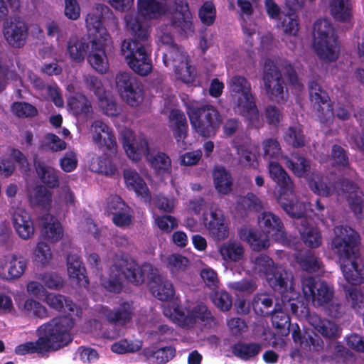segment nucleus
Segmentation results:
<instances>
[{
	"label": "nucleus",
	"mask_w": 364,
	"mask_h": 364,
	"mask_svg": "<svg viewBox=\"0 0 364 364\" xmlns=\"http://www.w3.org/2000/svg\"><path fill=\"white\" fill-rule=\"evenodd\" d=\"M124 178L127 186L143 198H149L148 187L140 177L139 173L132 169H127L124 171Z\"/></svg>",
	"instance_id": "41"
},
{
	"label": "nucleus",
	"mask_w": 364,
	"mask_h": 364,
	"mask_svg": "<svg viewBox=\"0 0 364 364\" xmlns=\"http://www.w3.org/2000/svg\"><path fill=\"white\" fill-rule=\"evenodd\" d=\"M331 250L341 262V268L346 281L357 285L364 280V265L359 257L360 236L348 226L338 225L333 229Z\"/></svg>",
	"instance_id": "2"
},
{
	"label": "nucleus",
	"mask_w": 364,
	"mask_h": 364,
	"mask_svg": "<svg viewBox=\"0 0 364 364\" xmlns=\"http://www.w3.org/2000/svg\"><path fill=\"white\" fill-rule=\"evenodd\" d=\"M213 178L215 188L219 193L226 195L232 191V178L225 168L216 167L213 170Z\"/></svg>",
	"instance_id": "40"
},
{
	"label": "nucleus",
	"mask_w": 364,
	"mask_h": 364,
	"mask_svg": "<svg viewBox=\"0 0 364 364\" xmlns=\"http://www.w3.org/2000/svg\"><path fill=\"white\" fill-rule=\"evenodd\" d=\"M304 0H285V4L289 11L293 13H288L282 20L284 31L290 35H296L299 31V23L297 16L294 12L302 9L304 5Z\"/></svg>",
	"instance_id": "31"
},
{
	"label": "nucleus",
	"mask_w": 364,
	"mask_h": 364,
	"mask_svg": "<svg viewBox=\"0 0 364 364\" xmlns=\"http://www.w3.org/2000/svg\"><path fill=\"white\" fill-rule=\"evenodd\" d=\"M73 325L72 319L68 316L54 318L38 327L36 331L38 336L36 341L18 345L15 348V353L21 355L36 353L45 356L56 351L72 341L70 331Z\"/></svg>",
	"instance_id": "1"
},
{
	"label": "nucleus",
	"mask_w": 364,
	"mask_h": 364,
	"mask_svg": "<svg viewBox=\"0 0 364 364\" xmlns=\"http://www.w3.org/2000/svg\"><path fill=\"white\" fill-rule=\"evenodd\" d=\"M311 191L322 196H329L336 191V186H333L331 183H327V179L319 175H316L309 183Z\"/></svg>",
	"instance_id": "51"
},
{
	"label": "nucleus",
	"mask_w": 364,
	"mask_h": 364,
	"mask_svg": "<svg viewBox=\"0 0 364 364\" xmlns=\"http://www.w3.org/2000/svg\"><path fill=\"white\" fill-rule=\"evenodd\" d=\"M308 87L316 117L321 124H330L334 115L328 94L314 80L309 81Z\"/></svg>",
	"instance_id": "11"
},
{
	"label": "nucleus",
	"mask_w": 364,
	"mask_h": 364,
	"mask_svg": "<svg viewBox=\"0 0 364 364\" xmlns=\"http://www.w3.org/2000/svg\"><path fill=\"white\" fill-rule=\"evenodd\" d=\"M315 49L323 60L334 61L338 58L339 46L331 23L326 19L317 20L314 24Z\"/></svg>",
	"instance_id": "7"
},
{
	"label": "nucleus",
	"mask_w": 364,
	"mask_h": 364,
	"mask_svg": "<svg viewBox=\"0 0 364 364\" xmlns=\"http://www.w3.org/2000/svg\"><path fill=\"white\" fill-rule=\"evenodd\" d=\"M203 223L214 239L222 240L228 237L227 225L221 210L210 208L208 213L203 215Z\"/></svg>",
	"instance_id": "16"
},
{
	"label": "nucleus",
	"mask_w": 364,
	"mask_h": 364,
	"mask_svg": "<svg viewBox=\"0 0 364 364\" xmlns=\"http://www.w3.org/2000/svg\"><path fill=\"white\" fill-rule=\"evenodd\" d=\"M228 287L235 292L252 294L257 289V285L254 279H243L240 281L229 282Z\"/></svg>",
	"instance_id": "58"
},
{
	"label": "nucleus",
	"mask_w": 364,
	"mask_h": 364,
	"mask_svg": "<svg viewBox=\"0 0 364 364\" xmlns=\"http://www.w3.org/2000/svg\"><path fill=\"white\" fill-rule=\"evenodd\" d=\"M27 267L26 259L16 254L4 257V261H0V278L4 280H13L20 278Z\"/></svg>",
	"instance_id": "18"
},
{
	"label": "nucleus",
	"mask_w": 364,
	"mask_h": 364,
	"mask_svg": "<svg viewBox=\"0 0 364 364\" xmlns=\"http://www.w3.org/2000/svg\"><path fill=\"white\" fill-rule=\"evenodd\" d=\"M311 222L310 219H301L296 227L304 243L311 248H317L321 245L322 237L319 230Z\"/></svg>",
	"instance_id": "29"
},
{
	"label": "nucleus",
	"mask_w": 364,
	"mask_h": 364,
	"mask_svg": "<svg viewBox=\"0 0 364 364\" xmlns=\"http://www.w3.org/2000/svg\"><path fill=\"white\" fill-rule=\"evenodd\" d=\"M228 87L235 112L245 117L252 122L259 121V112L249 80L242 75H235L230 78Z\"/></svg>",
	"instance_id": "5"
},
{
	"label": "nucleus",
	"mask_w": 364,
	"mask_h": 364,
	"mask_svg": "<svg viewBox=\"0 0 364 364\" xmlns=\"http://www.w3.org/2000/svg\"><path fill=\"white\" fill-rule=\"evenodd\" d=\"M219 252L224 261L237 262L243 259L245 247L240 242L229 240L220 245Z\"/></svg>",
	"instance_id": "33"
},
{
	"label": "nucleus",
	"mask_w": 364,
	"mask_h": 364,
	"mask_svg": "<svg viewBox=\"0 0 364 364\" xmlns=\"http://www.w3.org/2000/svg\"><path fill=\"white\" fill-rule=\"evenodd\" d=\"M252 271L261 277H265L277 264L269 256L260 254L252 259Z\"/></svg>",
	"instance_id": "49"
},
{
	"label": "nucleus",
	"mask_w": 364,
	"mask_h": 364,
	"mask_svg": "<svg viewBox=\"0 0 364 364\" xmlns=\"http://www.w3.org/2000/svg\"><path fill=\"white\" fill-rule=\"evenodd\" d=\"M83 82L86 87L97 97V100L106 94L101 80L96 76L91 75H83Z\"/></svg>",
	"instance_id": "60"
},
{
	"label": "nucleus",
	"mask_w": 364,
	"mask_h": 364,
	"mask_svg": "<svg viewBox=\"0 0 364 364\" xmlns=\"http://www.w3.org/2000/svg\"><path fill=\"white\" fill-rule=\"evenodd\" d=\"M116 86L121 97L131 106L136 107L142 100L140 90L135 89L131 73H119L115 77Z\"/></svg>",
	"instance_id": "17"
},
{
	"label": "nucleus",
	"mask_w": 364,
	"mask_h": 364,
	"mask_svg": "<svg viewBox=\"0 0 364 364\" xmlns=\"http://www.w3.org/2000/svg\"><path fill=\"white\" fill-rule=\"evenodd\" d=\"M68 107L73 114H87L92 112V105L88 98L82 93H76L69 98Z\"/></svg>",
	"instance_id": "46"
},
{
	"label": "nucleus",
	"mask_w": 364,
	"mask_h": 364,
	"mask_svg": "<svg viewBox=\"0 0 364 364\" xmlns=\"http://www.w3.org/2000/svg\"><path fill=\"white\" fill-rule=\"evenodd\" d=\"M23 310L26 315L33 316L41 319L49 316L46 308L40 302L32 299H26L23 302Z\"/></svg>",
	"instance_id": "54"
},
{
	"label": "nucleus",
	"mask_w": 364,
	"mask_h": 364,
	"mask_svg": "<svg viewBox=\"0 0 364 364\" xmlns=\"http://www.w3.org/2000/svg\"><path fill=\"white\" fill-rule=\"evenodd\" d=\"M274 327L278 329L288 330L290 331L291 323L289 315L281 309H277V306L272 309L269 315Z\"/></svg>",
	"instance_id": "57"
},
{
	"label": "nucleus",
	"mask_w": 364,
	"mask_h": 364,
	"mask_svg": "<svg viewBox=\"0 0 364 364\" xmlns=\"http://www.w3.org/2000/svg\"><path fill=\"white\" fill-rule=\"evenodd\" d=\"M45 301L49 306L58 311H61L65 308L68 311H74L75 304L73 301L67 299L61 294L49 293L46 296Z\"/></svg>",
	"instance_id": "52"
},
{
	"label": "nucleus",
	"mask_w": 364,
	"mask_h": 364,
	"mask_svg": "<svg viewBox=\"0 0 364 364\" xmlns=\"http://www.w3.org/2000/svg\"><path fill=\"white\" fill-rule=\"evenodd\" d=\"M91 50L90 41L87 42L84 38L72 37L67 45V50L70 58L77 63L82 62L87 54L89 60L90 51Z\"/></svg>",
	"instance_id": "32"
},
{
	"label": "nucleus",
	"mask_w": 364,
	"mask_h": 364,
	"mask_svg": "<svg viewBox=\"0 0 364 364\" xmlns=\"http://www.w3.org/2000/svg\"><path fill=\"white\" fill-rule=\"evenodd\" d=\"M92 139L99 146H105L112 153L116 152L117 142L110 128L100 120L95 121L91 127Z\"/></svg>",
	"instance_id": "21"
},
{
	"label": "nucleus",
	"mask_w": 364,
	"mask_h": 364,
	"mask_svg": "<svg viewBox=\"0 0 364 364\" xmlns=\"http://www.w3.org/2000/svg\"><path fill=\"white\" fill-rule=\"evenodd\" d=\"M286 166L296 176H304L311 168L310 161L297 152L282 156Z\"/></svg>",
	"instance_id": "35"
},
{
	"label": "nucleus",
	"mask_w": 364,
	"mask_h": 364,
	"mask_svg": "<svg viewBox=\"0 0 364 364\" xmlns=\"http://www.w3.org/2000/svg\"><path fill=\"white\" fill-rule=\"evenodd\" d=\"M176 13L171 18V26L178 31L187 33L191 31V15L186 0H173Z\"/></svg>",
	"instance_id": "25"
},
{
	"label": "nucleus",
	"mask_w": 364,
	"mask_h": 364,
	"mask_svg": "<svg viewBox=\"0 0 364 364\" xmlns=\"http://www.w3.org/2000/svg\"><path fill=\"white\" fill-rule=\"evenodd\" d=\"M123 147L128 157L139 161L143 155L146 156L151 167L159 173L168 171L171 160L164 153H151L146 138L144 135L134 136L130 130H125L122 136Z\"/></svg>",
	"instance_id": "4"
},
{
	"label": "nucleus",
	"mask_w": 364,
	"mask_h": 364,
	"mask_svg": "<svg viewBox=\"0 0 364 364\" xmlns=\"http://www.w3.org/2000/svg\"><path fill=\"white\" fill-rule=\"evenodd\" d=\"M98 104L103 113L107 116L115 117L120 113V108L114 100L109 97L107 94L100 97Z\"/></svg>",
	"instance_id": "62"
},
{
	"label": "nucleus",
	"mask_w": 364,
	"mask_h": 364,
	"mask_svg": "<svg viewBox=\"0 0 364 364\" xmlns=\"http://www.w3.org/2000/svg\"><path fill=\"white\" fill-rule=\"evenodd\" d=\"M113 267L125 277V279L135 285H139L145 281L146 277L149 279L153 272L152 266L144 264L139 266L134 261L127 258L117 259Z\"/></svg>",
	"instance_id": "14"
},
{
	"label": "nucleus",
	"mask_w": 364,
	"mask_h": 364,
	"mask_svg": "<svg viewBox=\"0 0 364 364\" xmlns=\"http://www.w3.org/2000/svg\"><path fill=\"white\" fill-rule=\"evenodd\" d=\"M291 327L292 338L295 343L304 345L310 349L312 348L315 350H319L323 348V341L317 334L311 332L303 335L297 324L291 325Z\"/></svg>",
	"instance_id": "37"
},
{
	"label": "nucleus",
	"mask_w": 364,
	"mask_h": 364,
	"mask_svg": "<svg viewBox=\"0 0 364 364\" xmlns=\"http://www.w3.org/2000/svg\"><path fill=\"white\" fill-rule=\"evenodd\" d=\"M306 319L315 331L326 338L335 340L341 335V328L335 322L322 318L315 312H308Z\"/></svg>",
	"instance_id": "19"
},
{
	"label": "nucleus",
	"mask_w": 364,
	"mask_h": 364,
	"mask_svg": "<svg viewBox=\"0 0 364 364\" xmlns=\"http://www.w3.org/2000/svg\"><path fill=\"white\" fill-rule=\"evenodd\" d=\"M298 263L301 268L308 272H316L322 266L319 258L312 252H307L298 258Z\"/></svg>",
	"instance_id": "53"
},
{
	"label": "nucleus",
	"mask_w": 364,
	"mask_h": 364,
	"mask_svg": "<svg viewBox=\"0 0 364 364\" xmlns=\"http://www.w3.org/2000/svg\"><path fill=\"white\" fill-rule=\"evenodd\" d=\"M142 347L141 341H129L127 339L120 340L113 343L111 350L118 354H124L129 353H135L139 350Z\"/></svg>",
	"instance_id": "56"
},
{
	"label": "nucleus",
	"mask_w": 364,
	"mask_h": 364,
	"mask_svg": "<svg viewBox=\"0 0 364 364\" xmlns=\"http://www.w3.org/2000/svg\"><path fill=\"white\" fill-rule=\"evenodd\" d=\"M277 203L289 217L296 220V225L297 223H300L301 219H308L306 217L307 205L297 198L295 193L291 196L280 198Z\"/></svg>",
	"instance_id": "24"
},
{
	"label": "nucleus",
	"mask_w": 364,
	"mask_h": 364,
	"mask_svg": "<svg viewBox=\"0 0 364 364\" xmlns=\"http://www.w3.org/2000/svg\"><path fill=\"white\" fill-rule=\"evenodd\" d=\"M149 289L152 294L161 301H168L174 296L172 283L164 276L151 272L149 277Z\"/></svg>",
	"instance_id": "22"
},
{
	"label": "nucleus",
	"mask_w": 364,
	"mask_h": 364,
	"mask_svg": "<svg viewBox=\"0 0 364 364\" xmlns=\"http://www.w3.org/2000/svg\"><path fill=\"white\" fill-rule=\"evenodd\" d=\"M331 158L333 163L344 169L345 175L354 178L357 173L350 166L349 158L346 150L341 146L334 144L332 146Z\"/></svg>",
	"instance_id": "43"
},
{
	"label": "nucleus",
	"mask_w": 364,
	"mask_h": 364,
	"mask_svg": "<svg viewBox=\"0 0 364 364\" xmlns=\"http://www.w3.org/2000/svg\"><path fill=\"white\" fill-rule=\"evenodd\" d=\"M213 304L221 311H228L232 306V299L225 291H215L210 296Z\"/></svg>",
	"instance_id": "63"
},
{
	"label": "nucleus",
	"mask_w": 364,
	"mask_h": 364,
	"mask_svg": "<svg viewBox=\"0 0 364 364\" xmlns=\"http://www.w3.org/2000/svg\"><path fill=\"white\" fill-rule=\"evenodd\" d=\"M168 118L169 127L178 146L186 149L185 139L188 135V122L184 113L179 109H173L170 112Z\"/></svg>",
	"instance_id": "20"
},
{
	"label": "nucleus",
	"mask_w": 364,
	"mask_h": 364,
	"mask_svg": "<svg viewBox=\"0 0 364 364\" xmlns=\"http://www.w3.org/2000/svg\"><path fill=\"white\" fill-rule=\"evenodd\" d=\"M262 80L266 93L272 101L283 103L288 98V90L285 87L282 73L274 63L269 59L264 62Z\"/></svg>",
	"instance_id": "9"
},
{
	"label": "nucleus",
	"mask_w": 364,
	"mask_h": 364,
	"mask_svg": "<svg viewBox=\"0 0 364 364\" xmlns=\"http://www.w3.org/2000/svg\"><path fill=\"white\" fill-rule=\"evenodd\" d=\"M279 186L278 196L277 200L280 198H286L288 196H292L295 193V186L289 174H286L281 179L275 182Z\"/></svg>",
	"instance_id": "61"
},
{
	"label": "nucleus",
	"mask_w": 364,
	"mask_h": 364,
	"mask_svg": "<svg viewBox=\"0 0 364 364\" xmlns=\"http://www.w3.org/2000/svg\"><path fill=\"white\" fill-rule=\"evenodd\" d=\"M103 314L109 323L122 326L132 321L134 308L131 303L123 302L113 309H105Z\"/></svg>",
	"instance_id": "26"
},
{
	"label": "nucleus",
	"mask_w": 364,
	"mask_h": 364,
	"mask_svg": "<svg viewBox=\"0 0 364 364\" xmlns=\"http://www.w3.org/2000/svg\"><path fill=\"white\" fill-rule=\"evenodd\" d=\"M168 11L169 7L166 3L156 0H138V11L146 19L159 18Z\"/></svg>",
	"instance_id": "30"
},
{
	"label": "nucleus",
	"mask_w": 364,
	"mask_h": 364,
	"mask_svg": "<svg viewBox=\"0 0 364 364\" xmlns=\"http://www.w3.org/2000/svg\"><path fill=\"white\" fill-rule=\"evenodd\" d=\"M2 31L6 41L12 48H20L26 44L28 27L20 16H14L6 19L2 26Z\"/></svg>",
	"instance_id": "13"
},
{
	"label": "nucleus",
	"mask_w": 364,
	"mask_h": 364,
	"mask_svg": "<svg viewBox=\"0 0 364 364\" xmlns=\"http://www.w3.org/2000/svg\"><path fill=\"white\" fill-rule=\"evenodd\" d=\"M162 59L164 65L168 68H176L178 64L188 60L183 49L178 45L169 50H162Z\"/></svg>",
	"instance_id": "47"
},
{
	"label": "nucleus",
	"mask_w": 364,
	"mask_h": 364,
	"mask_svg": "<svg viewBox=\"0 0 364 364\" xmlns=\"http://www.w3.org/2000/svg\"><path fill=\"white\" fill-rule=\"evenodd\" d=\"M347 304L358 314H364V294L355 287H350L345 291Z\"/></svg>",
	"instance_id": "50"
},
{
	"label": "nucleus",
	"mask_w": 364,
	"mask_h": 364,
	"mask_svg": "<svg viewBox=\"0 0 364 364\" xmlns=\"http://www.w3.org/2000/svg\"><path fill=\"white\" fill-rule=\"evenodd\" d=\"M330 12L339 21H348L351 18L350 0H329Z\"/></svg>",
	"instance_id": "45"
},
{
	"label": "nucleus",
	"mask_w": 364,
	"mask_h": 364,
	"mask_svg": "<svg viewBox=\"0 0 364 364\" xmlns=\"http://www.w3.org/2000/svg\"><path fill=\"white\" fill-rule=\"evenodd\" d=\"M150 45L136 40L125 39L121 43V53L129 68L139 75L145 76L152 70Z\"/></svg>",
	"instance_id": "6"
},
{
	"label": "nucleus",
	"mask_w": 364,
	"mask_h": 364,
	"mask_svg": "<svg viewBox=\"0 0 364 364\" xmlns=\"http://www.w3.org/2000/svg\"><path fill=\"white\" fill-rule=\"evenodd\" d=\"M349 177L350 179L346 177L338 179L336 183V190L338 194L341 192L345 195L351 210L355 215L358 216L362 213L363 195L362 191L353 181L356 176Z\"/></svg>",
	"instance_id": "15"
},
{
	"label": "nucleus",
	"mask_w": 364,
	"mask_h": 364,
	"mask_svg": "<svg viewBox=\"0 0 364 364\" xmlns=\"http://www.w3.org/2000/svg\"><path fill=\"white\" fill-rule=\"evenodd\" d=\"M124 21L128 31L134 37L132 40H136L139 43H149L150 30L146 22L141 21L139 17L134 14H126Z\"/></svg>",
	"instance_id": "27"
},
{
	"label": "nucleus",
	"mask_w": 364,
	"mask_h": 364,
	"mask_svg": "<svg viewBox=\"0 0 364 364\" xmlns=\"http://www.w3.org/2000/svg\"><path fill=\"white\" fill-rule=\"evenodd\" d=\"M35 167L38 176L44 184L49 188L58 186V173L53 168L40 161H35Z\"/></svg>",
	"instance_id": "44"
},
{
	"label": "nucleus",
	"mask_w": 364,
	"mask_h": 364,
	"mask_svg": "<svg viewBox=\"0 0 364 364\" xmlns=\"http://www.w3.org/2000/svg\"><path fill=\"white\" fill-rule=\"evenodd\" d=\"M85 21L90 32L89 63L97 72L105 73L109 66L105 49L112 43L111 37L102 26L100 11L88 14Z\"/></svg>",
	"instance_id": "3"
},
{
	"label": "nucleus",
	"mask_w": 364,
	"mask_h": 364,
	"mask_svg": "<svg viewBox=\"0 0 364 364\" xmlns=\"http://www.w3.org/2000/svg\"><path fill=\"white\" fill-rule=\"evenodd\" d=\"M241 240L246 241L253 250L260 251L269 247V235L264 232H259L248 227H242L239 230Z\"/></svg>",
	"instance_id": "28"
},
{
	"label": "nucleus",
	"mask_w": 364,
	"mask_h": 364,
	"mask_svg": "<svg viewBox=\"0 0 364 364\" xmlns=\"http://www.w3.org/2000/svg\"><path fill=\"white\" fill-rule=\"evenodd\" d=\"M301 288L306 299L315 307H323L333 299L334 291L325 281L311 276L304 275L301 279Z\"/></svg>",
	"instance_id": "10"
},
{
	"label": "nucleus",
	"mask_w": 364,
	"mask_h": 364,
	"mask_svg": "<svg viewBox=\"0 0 364 364\" xmlns=\"http://www.w3.org/2000/svg\"><path fill=\"white\" fill-rule=\"evenodd\" d=\"M52 200L51 193L46 188L38 189L33 196L31 197V202L36 205H39L43 209H48Z\"/></svg>",
	"instance_id": "64"
},
{
	"label": "nucleus",
	"mask_w": 364,
	"mask_h": 364,
	"mask_svg": "<svg viewBox=\"0 0 364 364\" xmlns=\"http://www.w3.org/2000/svg\"><path fill=\"white\" fill-rule=\"evenodd\" d=\"M176 350L172 346H166L154 350L150 348L143 350L142 354L147 359H154L157 364L168 362L175 356Z\"/></svg>",
	"instance_id": "48"
},
{
	"label": "nucleus",
	"mask_w": 364,
	"mask_h": 364,
	"mask_svg": "<svg viewBox=\"0 0 364 364\" xmlns=\"http://www.w3.org/2000/svg\"><path fill=\"white\" fill-rule=\"evenodd\" d=\"M260 228L269 235L284 234V225L281 219L271 212H264L258 218Z\"/></svg>",
	"instance_id": "34"
},
{
	"label": "nucleus",
	"mask_w": 364,
	"mask_h": 364,
	"mask_svg": "<svg viewBox=\"0 0 364 364\" xmlns=\"http://www.w3.org/2000/svg\"><path fill=\"white\" fill-rule=\"evenodd\" d=\"M67 268L69 277L77 284L85 286L88 284L85 276V268L80 257L76 254H69L67 257Z\"/></svg>",
	"instance_id": "36"
},
{
	"label": "nucleus",
	"mask_w": 364,
	"mask_h": 364,
	"mask_svg": "<svg viewBox=\"0 0 364 364\" xmlns=\"http://www.w3.org/2000/svg\"><path fill=\"white\" fill-rule=\"evenodd\" d=\"M92 170L109 176H115L117 172L116 166L106 157H98L96 161L92 164Z\"/></svg>",
	"instance_id": "55"
},
{
	"label": "nucleus",
	"mask_w": 364,
	"mask_h": 364,
	"mask_svg": "<svg viewBox=\"0 0 364 364\" xmlns=\"http://www.w3.org/2000/svg\"><path fill=\"white\" fill-rule=\"evenodd\" d=\"M12 112L18 117L27 118L37 115V109L28 102H16L11 106Z\"/></svg>",
	"instance_id": "59"
},
{
	"label": "nucleus",
	"mask_w": 364,
	"mask_h": 364,
	"mask_svg": "<svg viewBox=\"0 0 364 364\" xmlns=\"http://www.w3.org/2000/svg\"><path fill=\"white\" fill-rule=\"evenodd\" d=\"M43 235L50 241L55 242L63 236V230L60 223L50 214H45L42 217Z\"/></svg>",
	"instance_id": "39"
},
{
	"label": "nucleus",
	"mask_w": 364,
	"mask_h": 364,
	"mask_svg": "<svg viewBox=\"0 0 364 364\" xmlns=\"http://www.w3.org/2000/svg\"><path fill=\"white\" fill-rule=\"evenodd\" d=\"M173 321L180 326L186 328H191L196 323L207 327H211L215 324V318L203 304H198L187 314L179 309H175Z\"/></svg>",
	"instance_id": "12"
},
{
	"label": "nucleus",
	"mask_w": 364,
	"mask_h": 364,
	"mask_svg": "<svg viewBox=\"0 0 364 364\" xmlns=\"http://www.w3.org/2000/svg\"><path fill=\"white\" fill-rule=\"evenodd\" d=\"M262 344L259 342H238L232 347L235 356L243 360H254L261 353Z\"/></svg>",
	"instance_id": "38"
},
{
	"label": "nucleus",
	"mask_w": 364,
	"mask_h": 364,
	"mask_svg": "<svg viewBox=\"0 0 364 364\" xmlns=\"http://www.w3.org/2000/svg\"><path fill=\"white\" fill-rule=\"evenodd\" d=\"M292 274L281 265L277 264L265 277L269 286L274 291L284 292L291 284Z\"/></svg>",
	"instance_id": "23"
},
{
	"label": "nucleus",
	"mask_w": 364,
	"mask_h": 364,
	"mask_svg": "<svg viewBox=\"0 0 364 364\" xmlns=\"http://www.w3.org/2000/svg\"><path fill=\"white\" fill-rule=\"evenodd\" d=\"M251 305L255 313L260 316H269L272 312L273 296L266 293H258L253 296Z\"/></svg>",
	"instance_id": "42"
},
{
	"label": "nucleus",
	"mask_w": 364,
	"mask_h": 364,
	"mask_svg": "<svg viewBox=\"0 0 364 364\" xmlns=\"http://www.w3.org/2000/svg\"><path fill=\"white\" fill-rule=\"evenodd\" d=\"M187 113L193 128L203 137L215 135L221 123L218 111L210 105L190 106Z\"/></svg>",
	"instance_id": "8"
}]
</instances>
